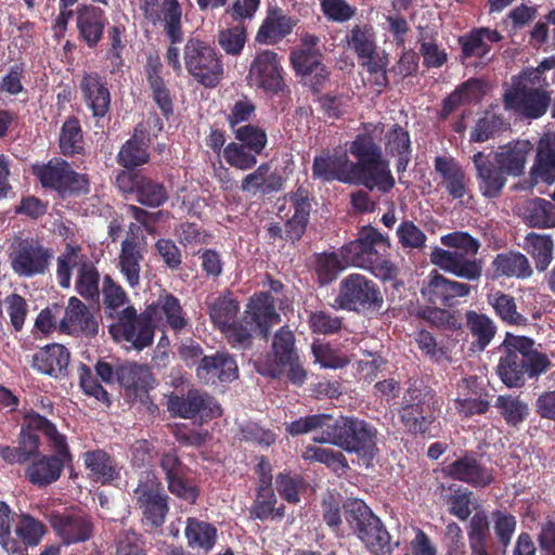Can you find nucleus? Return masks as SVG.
Listing matches in <instances>:
<instances>
[{
    "label": "nucleus",
    "instance_id": "f257e3e1",
    "mask_svg": "<svg viewBox=\"0 0 555 555\" xmlns=\"http://www.w3.org/2000/svg\"><path fill=\"white\" fill-rule=\"evenodd\" d=\"M496 365L500 380L508 388H521L527 379H537L553 367L548 356L534 348V340L507 334L500 346Z\"/></svg>",
    "mask_w": 555,
    "mask_h": 555
},
{
    "label": "nucleus",
    "instance_id": "f03ea898",
    "mask_svg": "<svg viewBox=\"0 0 555 555\" xmlns=\"http://www.w3.org/2000/svg\"><path fill=\"white\" fill-rule=\"evenodd\" d=\"M375 129L376 126L372 122L363 124L364 132L358 133L349 144L348 152L356 158V162H350L349 184L388 193L393 189L396 181L389 163L384 158L383 150L373 134Z\"/></svg>",
    "mask_w": 555,
    "mask_h": 555
},
{
    "label": "nucleus",
    "instance_id": "7ed1b4c3",
    "mask_svg": "<svg viewBox=\"0 0 555 555\" xmlns=\"http://www.w3.org/2000/svg\"><path fill=\"white\" fill-rule=\"evenodd\" d=\"M390 247L387 236H384L372 225L362 227L356 240L344 244L338 254L346 266L357 267L370 271L375 278L390 282L397 278L396 266L385 258L377 246Z\"/></svg>",
    "mask_w": 555,
    "mask_h": 555
},
{
    "label": "nucleus",
    "instance_id": "20e7f679",
    "mask_svg": "<svg viewBox=\"0 0 555 555\" xmlns=\"http://www.w3.org/2000/svg\"><path fill=\"white\" fill-rule=\"evenodd\" d=\"M325 440L348 453H354L370 466L378 453L377 429L374 425L356 416H333Z\"/></svg>",
    "mask_w": 555,
    "mask_h": 555
},
{
    "label": "nucleus",
    "instance_id": "39448f33",
    "mask_svg": "<svg viewBox=\"0 0 555 555\" xmlns=\"http://www.w3.org/2000/svg\"><path fill=\"white\" fill-rule=\"evenodd\" d=\"M439 399L435 390L423 384H409L398 410L399 420L405 433L413 436H425L436 421L439 411Z\"/></svg>",
    "mask_w": 555,
    "mask_h": 555
},
{
    "label": "nucleus",
    "instance_id": "423d86ee",
    "mask_svg": "<svg viewBox=\"0 0 555 555\" xmlns=\"http://www.w3.org/2000/svg\"><path fill=\"white\" fill-rule=\"evenodd\" d=\"M343 508L350 530L373 555H388L392 552L389 532L362 500H349Z\"/></svg>",
    "mask_w": 555,
    "mask_h": 555
},
{
    "label": "nucleus",
    "instance_id": "0eeeda50",
    "mask_svg": "<svg viewBox=\"0 0 555 555\" xmlns=\"http://www.w3.org/2000/svg\"><path fill=\"white\" fill-rule=\"evenodd\" d=\"M335 307L361 315L378 313L384 297L377 283L361 273L346 275L338 285Z\"/></svg>",
    "mask_w": 555,
    "mask_h": 555
},
{
    "label": "nucleus",
    "instance_id": "6e6552de",
    "mask_svg": "<svg viewBox=\"0 0 555 555\" xmlns=\"http://www.w3.org/2000/svg\"><path fill=\"white\" fill-rule=\"evenodd\" d=\"M31 173L43 189L55 191L62 198L88 194L90 191L88 176L75 171L63 158L54 157L46 164H34Z\"/></svg>",
    "mask_w": 555,
    "mask_h": 555
},
{
    "label": "nucleus",
    "instance_id": "1a4fd4ad",
    "mask_svg": "<svg viewBox=\"0 0 555 555\" xmlns=\"http://www.w3.org/2000/svg\"><path fill=\"white\" fill-rule=\"evenodd\" d=\"M188 73L206 88H215L223 77V64L215 48L207 42L190 38L183 49Z\"/></svg>",
    "mask_w": 555,
    "mask_h": 555
},
{
    "label": "nucleus",
    "instance_id": "9d476101",
    "mask_svg": "<svg viewBox=\"0 0 555 555\" xmlns=\"http://www.w3.org/2000/svg\"><path fill=\"white\" fill-rule=\"evenodd\" d=\"M52 257V249L44 246L37 237H14L9 253L13 272L26 279L44 274Z\"/></svg>",
    "mask_w": 555,
    "mask_h": 555
},
{
    "label": "nucleus",
    "instance_id": "9b49d317",
    "mask_svg": "<svg viewBox=\"0 0 555 555\" xmlns=\"http://www.w3.org/2000/svg\"><path fill=\"white\" fill-rule=\"evenodd\" d=\"M108 332L115 340L127 341L141 351L153 344L155 327L150 313H138L133 306H127L117 313V322Z\"/></svg>",
    "mask_w": 555,
    "mask_h": 555
},
{
    "label": "nucleus",
    "instance_id": "f8f14e48",
    "mask_svg": "<svg viewBox=\"0 0 555 555\" xmlns=\"http://www.w3.org/2000/svg\"><path fill=\"white\" fill-rule=\"evenodd\" d=\"M53 454H37L30 459L24 470L25 479L33 486L42 489L56 482L65 466L73 463V454L66 443L50 444Z\"/></svg>",
    "mask_w": 555,
    "mask_h": 555
},
{
    "label": "nucleus",
    "instance_id": "ddd939ff",
    "mask_svg": "<svg viewBox=\"0 0 555 555\" xmlns=\"http://www.w3.org/2000/svg\"><path fill=\"white\" fill-rule=\"evenodd\" d=\"M246 80L249 87L266 93L279 94L285 88L283 66L279 54L273 50L256 52L250 62Z\"/></svg>",
    "mask_w": 555,
    "mask_h": 555
},
{
    "label": "nucleus",
    "instance_id": "4468645a",
    "mask_svg": "<svg viewBox=\"0 0 555 555\" xmlns=\"http://www.w3.org/2000/svg\"><path fill=\"white\" fill-rule=\"evenodd\" d=\"M550 103L551 95L546 90L524 83H513L503 94L504 108L526 119L542 117Z\"/></svg>",
    "mask_w": 555,
    "mask_h": 555
},
{
    "label": "nucleus",
    "instance_id": "2eb2a0df",
    "mask_svg": "<svg viewBox=\"0 0 555 555\" xmlns=\"http://www.w3.org/2000/svg\"><path fill=\"white\" fill-rule=\"evenodd\" d=\"M293 360H299L295 348V336L287 326H283L273 337L272 352L256 360L255 366L260 375L279 378L286 372L287 364Z\"/></svg>",
    "mask_w": 555,
    "mask_h": 555
},
{
    "label": "nucleus",
    "instance_id": "dca6fc26",
    "mask_svg": "<svg viewBox=\"0 0 555 555\" xmlns=\"http://www.w3.org/2000/svg\"><path fill=\"white\" fill-rule=\"evenodd\" d=\"M444 477L461 481L475 489H483L495 481V472L482 463L473 451H466L463 455L441 468Z\"/></svg>",
    "mask_w": 555,
    "mask_h": 555
},
{
    "label": "nucleus",
    "instance_id": "f3484780",
    "mask_svg": "<svg viewBox=\"0 0 555 555\" xmlns=\"http://www.w3.org/2000/svg\"><path fill=\"white\" fill-rule=\"evenodd\" d=\"M133 492L145 530L152 532L162 528L169 512L168 495L158 485L149 482L139 483Z\"/></svg>",
    "mask_w": 555,
    "mask_h": 555
},
{
    "label": "nucleus",
    "instance_id": "a211bd4d",
    "mask_svg": "<svg viewBox=\"0 0 555 555\" xmlns=\"http://www.w3.org/2000/svg\"><path fill=\"white\" fill-rule=\"evenodd\" d=\"M50 525L65 545L86 542L93 534L92 520L81 511L53 512L50 515Z\"/></svg>",
    "mask_w": 555,
    "mask_h": 555
},
{
    "label": "nucleus",
    "instance_id": "6ab92c4d",
    "mask_svg": "<svg viewBox=\"0 0 555 555\" xmlns=\"http://www.w3.org/2000/svg\"><path fill=\"white\" fill-rule=\"evenodd\" d=\"M168 410L182 418H194L201 415L206 418L221 416L222 410L214 397L197 389H191L184 396H171Z\"/></svg>",
    "mask_w": 555,
    "mask_h": 555
},
{
    "label": "nucleus",
    "instance_id": "aec40b11",
    "mask_svg": "<svg viewBox=\"0 0 555 555\" xmlns=\"http://www.w3.org/2000/svg\"><path fill=\"white\" fill-rule=\"evenodd\" d=\"M312 178L322 182L338 181L350 183V159L346 152L337 149H322L314 156L312 167Z\"/></svg>",
    "mask_w": 555,
    "mask_h": 555
},
{
    "label": "nucleus",
    "instance_id": "412c9836",
    "mask_svg": "<svg viewBox=\"0 0 555 555\" xmlns=\"http://www.w3.org/2000/svg\"><path fill=\"white\" fill-rule=\"evenodd\" d=\"M245 322L268 340L271 327L281 322V315L275 309V301L269 292H260L250 297L244 312Z\"/></svg>",
    "mask_w": 555,
    "mask_h": 555
},
{
    "label": "nucleus",
    "instance_id": "4be33fe9",
    "mask_svg": "<svg viewBox=\"0 0 555 555\" xmlns=\"http://www.w3.org/2000/svg\"><path fill=\"white\" fill-rule=\"evenodd\" d=\"M78 40L89 49H94L102 41L108 23L105 11L92 4H80L75 11Z\"/></svg>",
    "mask_w": 555,
    "mask_h": 555
},
{
    "label": "nucleus",
    "instance_id": "5701e85b",
    "mask_svg": "<svg viewBox=\"0 0 555 555\" xmlns=\"http://www.w3.org/2000/svg\"><path fill=\"white\" fill-rule=\"evenodd\" d=\"M476 168V179L480 194L488 199H494L502 195L507 182V175L503 169L482 152L473 156Z\"/></svg>",
    "mask_w": 555,
    "mask_h": 555
},
{
    "label": "nucleus",
    "instance_id": "b1692460",
    "mask_svg": "<svg viewBox=\"0 0 555 555\" xmlns=\"http://www.w3.org/2000/svg\"><path fill=\"white\" fill-rule=\"evenodd\" d=\"M431 262L442 270L467 281H478L482 274L481 261L466 256L462 251H450L436 247L431 253Z\"/></svg>",
    "mask_w": 555,
    "mask_h": 555
},
{
    "label": "nucleus",
    "instance_id": "393cba45",
    "mask_svg": "<svg viewBox=\"0 0 555 555\" xmlns=\"http://www.w3.org/2000/svg\"><path fill=\"white\" fill-rule=\"evenodd\" d=\"M61 333L69 335H85L93 337L98 335L99 324L89 308L77 297L68 299V306L63 319L59 323Z\"/></svg>",
    "mask_w": 555,
    "mask_h": 555
},
{
    "label": "nucleus",
    "instance_id": "a878e982",
    "mask_svg": "<svg viewBox=\"0 0 555 555\" xmlns=\"http://www.w3.org/2000/svg\"><path fill=\"white\" fill-rule=\"evenodd\" d=\"M470 286L466 283L452 281L435 272L429 275L428 283L422 288V295L431 305L452 307L456 298L466 297Z\"/></svg>",
    "mask_w": 555,
    "mask_h": 555
},
{
    "label": "nucleus",
    "instance_id": "bb28decb",
    "mask_svg": "<svg viewBox=\"0 0 555 555\" xmlns=\"http://www.w3.org/2000/svg\"><path fill=\"white\" fill-rule=\"evenodd\" d=\"M463 392L454 399V409L463 418L486 414L491 404L488 390L478 383L477 377L462 379Z\"/></svg>",
    "mask_w": 555,
    "mask_h": 555
},
{
    "label": "nucleus",
    "instance_id": "cd10ccee",
    "mask_svg": "<svg viewBox=\"0 0 555 555\" xmlns=\"http://www.w3.org/2000/svg\"><path fill=\"white\" fill-rule=\"evenodd\" d=\"M502 39L503 36L496 29L489 27L472 28L457 39L462 63L469 59L490 60L488 55L491 52L492 43L500 42Z\"/></svg>",
    "mask_w": 555,
    "mask_h": 555
},
{
    "label": "nucleus",
    "instance_id": "c85d7f7f",
    "mask_svg": "<svg viewBox=\"0 0 555 555\" xmlns=\"http://www.w3.org/2000/svg\"><path fill=\"white\" fill-rule=\"evenodd\" d=\"M196 376L205 383H232L238 377L237 363L228 352L204 356L198 362Z\"/></svg>",
    "mask_w": 555,
    "mask_h": 555
},
{
    "label": "nucleus",
    "instance_id": "c756f323",
    "mask_svg": "<svg viewBox=\"0 0 555 555\" xmlns=\"http://www.w3.org/2000/svg\"><path fill=\"white\" fill-rule=\"evenodd\" d=\"M85 104L96 119L107 115L111 108V92L104 77L98 73H85L80 81Z\"/></svg>",
    "mask_w": 555,
    "mask_h": 555
},
{
    "label": "nucleus",
    "instance_id": "7c9ffc66",
    "mask_svg": "<svg viewBox=\"0 0 555 555\" xmlns=\"http://www.w3.org/2000/svg\"><path fill=\"white\" fill-rule=\"evenodd\" d=\"M488 92V82L482 78H469L459 85L443 99L439 112L440 119H447L461 105L479 103Z\"/></svg>",
    "mask_w": 555,
    "mask_h": 555
},
{
    "label": "nucleus",
    "instance_id": "2f4dec72",
    "mask_svg": "<svg viewBox=\"0 0 555 555\" xmlns=\"http://www.w3.org/2000/svg\"><path fill=\"white\" fill-rule=\"evenodd\" d=\"M82 461L90 480L105 485H113L120 479V465L117 460L103 449L86 451Z\"/></svg>",
    "mask_w": 555,
    "mask_h": 555
},
{
    "label": "nucleus",
    "instance_id": "473e14b6",
    "mask_svg": "<svg viewBox=\"0 0 555 555\" xmlns=\"http://www.w3.org/2000/svg\"><path fill=\"white\" fill-rule=\"evenodd\" d=\"M299 20L284 14L281 8L268 11L259 26L255 40L261 44H274L292 34Z\"/></svg>",
    "mask_w": 555,
    "mask_h": 555
},
{
    "label": "nucleus",
    "instance_id": "72a5a7b5",
    "mask_svg": "<svg viewBox=\"0 0 555 555\" xmlns=\"http://www.w3.org/2000/svg\"><path fill=\"white\" fill-rule=\"evenodd\" d=\"M150 134L143 124L133 129V133L119 150L117 163L126 169H134L150 160Z\"/></svg>",
    "mask_w": 555,
    "mask_h": 555
},
{
    "label": "nucleus",
    "instance_id": "f704fd0d",
    "mask_svg": "<svg viewBox=\"0 0 555 555\" xmlns=\"http://www.w3.org/2000/svg\"><path fill=\"white\" fill-rule=\"evenodd\" d=\"M117 382L126 389L128 398L137 399L139 396L147 398L153 388L155 378L146 365L127 363L117 366Z\"/></svg>",
    "mask_w": 555,
    "mask_h": 555
},
{
    "label": "nucleus",
    "instance_id": "c9c22d12",
    "mask_svg": "<svg viewBox=\"0 0 555 555\" xmlns=\"http://www.w3.org/2000/svg\"><path fill=\"white\" fill-rule=\"evenodd\" d=\"M437 491L448 506L450 515L462 521L470 517L476 507V499L472 490L454 482L449 485L442 482L438 486Z\"/></svg>",
    "mask_w": 555,
    "mask_h": 555
},
{
    "label": "nucleus",
    "instance_id": "e433bc0d",
    "mask_svg": "<svg viewBox=\"0 0 555 555\" xmlns=\"http://www.w3.org/2000/svg\"><path fill=\"white\" fill-rule=\"evenodd\" d=\"M434 167L452 199H462L467 192L466 173L462 166L453 157L437 156Z\"/></svg>",
    "mask_w": 555,
    "mask_h": 555
},
{
    "label": "nucleus",
    "instance_id": "4c0bfd02",
    "mask_svg": "<svg viewBox=\"0 0 555 555\" xmlns=\"http://www.w3.org/2000/svg\"><path fill=\"white\" fill-rule=\"evenodd\" d=\"M493 276L526 280L533 274L529 259L520 251L507 250L498 254L492 262Z\"/></svg>",
    "mask_w": 555,
    "mask_h": 555
},
{
    "label": "nucleus",
    "instance_id": "58836bf2",
    "mask_svg": "<svg viewBox=\"0 0 555 555\" xmlns=\"http://www.w3.org/2000/svg\"><path fill=\"white\" fill-rule=\"evenodd\" d=\"M70 353L63 345L51 344L33 357V367L39 373L59 377L65 373L69 364Z\"/></svg>",
    "mask_w": 555,
    "mask_h": 555
},
{
    "label": "nucleus",
    "instance_id": "ea45409f",
    "mask_svg": "<svg viewBox=\"0 0 555 555\" xmlns=\"http://www.w3.org/2000/svg\"><path fill=\"white\" fill-rule=\"evenodd\" d=\"M531 149L529 141L519 140L501 147V151L494 153L493 160L507 176L519 177L525 171Z\"/></svg>",
    "mask_w": 555,
    "mask_h": 555
},
{
    "label": "nucleus",
    "instance_id": "a19ab883",
    "mask_svg": "<svg viewBox=\"0 0 555 555\" xmlns=\"http://www.w3.org/2000/svg\"><path fill=\"white\" fill-rule=\"evenodd\" d=\"M332 420L333 415L326 413L306 415L285 423V430L293 437L314 434V442L327 443L325 439L328 436L327 433H330Z\"/></svg>",
    "mask_w": 555,
    "mask_h": 555
},
{
    "label": "nucleus",
    "instance_id": "79ce46f5",
    "mask_svg": "<svg viewBox=\"0 0 555 555\" xmlns=\"http://www.w3.org/2000/svg\"><path fill=\"white\" fill-rule=\"evenodd\" d=\"M143 259V253L137 237L131 236L122 241L118 257V268L128 285L132 288L140 284L141 262Z\"/></svg>",
    "mask_w": 555,
    "mask_h": 555
},
{
    "label": "nucleus",
    "instance_id": "37998d69",
    "mask_svg": "<svg viewBox=\"0 0 555 555\" xmlns=\"http://www.w3.org/2000/svg\"><path fill=\"white\" fill-rule=\"evenodd\" d=\"M188 546L192 550H201L208 554L216 545L218 539L217 528L207 521L196 517H189L184 529Z\"/></svg>",
    "mask_w": 555,
    "mask_h": 555
},
{
    "label": "nucleus",
    "instance_id": "c03bdc74",
    "mask_svg": "<svg viewBox=\"0 0 555 555\" xmlns=\"http://www.w3.org/2000/svg\"><path fill=\"white\" fill-rule=\"evenodd\" d=\"M487 302L503 323L512 326L529 325L528 319L518 311L516 299L511 294L494 291L487 295Z\"/></svg>",
    "mask_w": 555,
    "mask_h": 555
},
{
    "label": "nucleus",
    "instance_id": "a18cd8bd",
    "mask_svg": "<svg viewBox=\"0 0 555 555\" xmlns=\"http://www.w3.org/2000/svg\"><path fill=\"white\" fill-rule=\"evenodd\" d=\"M530 177L534 183L555 182V144L550 140L540 141Z\"/></svg>",
    "mask_w": 555,
    "mask_h": 555
},
{
    "label": "nucleus",
    "instance_id": "49530a36",
    "mask_svg": "<svg viewBox=\"0 0 555 555\" xmlns=\"http://www.w3.org/2000/svg\"><path fill=\"white\" fill-rule=\"evenodd\" d=\"M230 0H196L197 7L202 11L225 8L224 13L233 22L251 20L259 9L260 0H234L231 5Z\"/></svg>",
    "mask_w": 555,
    "mask_h": 555
},
{
    "label": "nucleus",
    "instance_id": "de8ad7c7",
    "mask_svg": "<svg viewBox=\"0 0 555 555\" xmlns=\"http://www.w3.org/2000/svg\"><path fill=\"white\" fill-rule=\"evenodd\" d=\"M494 408L509 427L518 428L530 414L529 404L519 395H500Z\"/></svg>",
    "mask_w": 555,
    "mask_h": 555
},
{
    "label": "nucleus",
    "instance_id": "09e8293b",
    "mask_svg": "<svg viewBox=\"0 0 555 555\" xmlns=\"http://www.w3.org/2000/svg\"><path fill=\"white\" fill-rule=\"evenodd\" d=\"M346 41L359 61L377 52L376 31L371 24L354 25L346 36Z\"/></svg>",
    "mask_w": 555,
    "mask_h": 555
},
{
    "label": "nucleus",
    "instance_id": "8fccbe9b",
    "mask_svg": "<svg viewBox=\"0 0 555 555\" xmlns=\"http://www.w3.org/2000/svg\"><path fill=\"white\" fill-rule=\"evenodd\" d=\"M276 504L278 500L273 489L256 491L255 500L249 508V518L261 521L284 518L285 505Z\"/></svg>",
    "mask_w": 555,
    "mask_h": 555
},
{
    "label": "nucleus",
    "instance_id": "3c124183",
    "mask_svg": "<svg viewBox=\"0 0 555 555\" xmlns=\"http://www.w3.org/2000/svg\"><path fill=\"white\" fill-rule=\"evenodd\" d=\"M466 325L475 338L473 343L478 350H485L496 334V326L493 320L483 313L468 310L465 314Z\"/></svg>",
    "mask_w": 555,
    "mask_h": 555
},
{
    "label": "nucleus",
    "instance_id": "603ef678",
    "mask_svg": "<svg viewBox=\"0 0 555 555\" xmlns=\"http://www.w3.org/2000/svg\"><path fill=\"white\" fill-rule=\"evenodd\" d=\"M14 532L17 537L16 543L23 548V555L28 547L37 546L47 533L44 524L29 514H21L17 518Z\"/></svg>",
    "mask_w": 555,
    "mask_h": 555
},
{
    "label": "nucleus",
    "instance_id": "864d4df0",
    "mask_svg": "<svg viewBox=\"0 0 555 555\" xmlns=\"http://www.w3.org/2000/svg\"><path fill=\"white\" fill-rule=\"evenodd\" d=\"M158 20L163 23L164 33L171 44L183 41L182 7L179 0H163Z\"/></svg>",
    "mask_w": 555,
    "mask_h": 555
},
{
    "label": "nucleus",
    "instance_id": "5fc2aeb1",
    "mask_svg": "<svg viewBox=\"0 0 555 555\" xmlns=\"http://www.w3.org/2000/svg\"><path fill=\"white\" fill-rule=\"evenodd\" d=\"M415 315L439 330L454 332L462 327V318L459 311H449L435 305L434 307H421Z\"/></svg>",
    "mask_w": 555,
    "mask_h": 555
},
{
    "label": "nucleus",
    "instance_id": "6e6d98bb",
    "mask_svg": "<svg viewBox=\"0 0 555 555\" xmlns=\"http://www.w3.org/2000/svg\"><path fill=\"white\" fill-rule=\"evenodd\" d=\"M135 199L143 206L158 208L169 199V193L163 182L142 175L137 182Z\"/></svg>",
    "mask_w": 555,
    "mask_h": 555
},
{
    "label": "nucleus",
    "instance_id": "4d7b16f0",
    "mask_svg": "<svg viewBox=\"0 0 555 555\" xmlns=\"http://www.w3.org/2000/svg\"><path fill=\"white\" fill-rule=\"evenodd\" d=\"M238 310L240 304L231 292L217 297L208 308L210 320L219 331L235 321Z\"/></svg>",
    "mask_w": 555,
    "mask_h": 555
},
{
    "label": "nucleus",
    "instance_id": "13d9d810",
    "mask_svg": "<svg viewBox=\"0 0 555 555\" xmlns=\"http://www.w3.org/2000/svg\"><path fill=\"white\" fill-rule=\"evenodd\" d=\"M554 243L548 234L531 232L526 236V249L534 259L539 272H544L553 260Z\"/></svg>",
    "mask_w": 555,
    "mask_h": 555
},
{
    "label": "nucleus",
    "instance_id": "bf43d9fd",
    "mask_svg": "<svg viewBox=\"0 0 555 555\" xmlns=\"http://www.w3.org/2000/svg\"><path fill=\"white\" fill-rule=\"evenodd\" d=\"M346 269L340 256L336 251L320 253L314 255V273L319 286L333 283L338 274Z\"/></svg>",
    "mask_w": 555,
    "mask_h": 555
},
{
    "label": "nucleus",
    "instance_id": "052dcab7",
    "mask_svg": "<svg viewBox=\"0 0 555 555\" xmlns=\"http://www.w3.org/2000/svg\"><path fill=\"white\" fill-rule=\"evenodd\" d=\"M525 218L531 227H555V204L544 198H533L525 207Z\"/></svg>",
    "mask_w": 555,
    "mask_h": 555
},
{
    "label": "nucleus",
    "instance_id": "680f3d73",
    "mask_svg": "<svg viewBox=\"0 0 555 555\" xmlns=\"http://www.w3.org/2000/svg\"><path fill=\"white\" fill-rule=\"evenodd\" d=\"M59 146L64 156H74L83 151V135L79 120L67 118L61 128Z\"/></svg>",
    "mask_w": 555,
    "mask_h": 555
},
{
    "label": "nucleus",
    "instance_id": "e2e57ef3",
    "mask_svg": "<svg viewBox=\"0 0 555 555\" xmlns=\"http://www.w3.org/2000/svg\"><path fill=\"white\" fill-rule=\"evenodd\" d=\"M160 315L165 318L167 325L175 332L182 331L188 325V319L180 305V300L172 294L160 295L157 300Z\"/></svg>",
    "mask_w": 555,
    "mask_h": 555
},
{
    "label": "nucleus",
    "instance_id": "0e129e2a",
    "mask_svg": "<svg viewBox=\"0 0 555 555\" xmlns=\"http://www.w3.org/2000/svg\"><path fill=\"white\" fill-rule=\"evenodd\" d=\"M99 281L100 274L94 264L88 260L82 261L75 284L77 293L87 300H98L100 297Z\"/></svg>",
    "mask_w": 555,
    "mask_h": 555
},
{
    "label": "nucleus",
    "instance_id": "69168bd1",
    "mask_svg": "<svg viewBox=\"0 0 555 555\" xmlns=\"http://www.w3.org/2000/svg\"><path fill=\"white\" fill-rule=\"evenodd\" d=\"M306 461L319 462L334 472H346L349 468L348 461L341 451L308 446L302 454Z\"/></svg>",
    "mask_w": 555,
    "mask_h": 555
},
{
    "label": "nucleus",
    "instance_id": "338daca9",
    "mask_svg": "<svg viewBox=\"0 0 555 555\" xmlns=\"http://www.w3.org/2000/svg\"><path fill=\"white\" fill-rule=\"evenodd\" d=\"M22 426L33 433H42L48 439L49 444H59L62 447L63 443L67 442L66 436L61 434L52 422L38 412L29 411L25 413Z\"/></svg>",
    "mask_w": 555,
    "mask_h": 555
},
{
    "label": "nucleus",
    "instance_id": "774afa93",
    "mask_svg": "<svg viewBox=\"0 0 555 555\" xmlns=\"http://www.w3.org/2000/svg\"><path fill=\"white\" fill-rule=\"evenodd\" d=\"M222 29L218 33L217 41L225 54L231 56L241 55L247 41V27L242 23Z\"/></svg>",
    "mask_w": 555,
    "mask_h": 555
}]
</instances>
